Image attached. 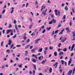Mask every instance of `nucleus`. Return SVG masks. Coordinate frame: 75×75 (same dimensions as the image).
I'll list each match as a JSON object with an SVG mask.
<instances>
[{"label": "nucleus", "instance_id": "1", "mask_svg": "<svg viewBox=\"0 0 75 75\" xmlns=\"http://www.w3.org/2000/svg\"><path fill=\"white\" fill-rule=\"evenodd\" d=\"M55 15L56 16H58V15L59 16H60V11H58L57 13V12H58V10H55Z\"/></svg>", "mask_w": 75, "mask_h": 75}, {"label": "nucleus", "instance_id": "2", "mask_svg": "<svg viewBox=\"0 0 75 75\" xmlns=\"http://www.w3.org/2000/svg\"><path fill=\"white\" fill-rule=\"evenodd\" d=\"M72 34H73V39H72V40L73 41H74L75 40V32H72Z\"/></svg>", "mask_w": 75, "mask_h": 75}, {"label": "nucleus", "instance_id": "3", "mask_svg": "<svg viewBox=\"0 0 75 75\" xmlns=\"http://www.w3.org/2000/svg\"><path fill=\"white\" fill-rule=\"evenodd\" d=\"M48 48L47 47H45V50L44 51V53L45 55L46 54V53H47V51L48 50Z\"/></svg>", "mask_w": 75, "mask_h": 75}, {"label": "nucleus", "instance_id": "4", "mask_svg": "<svg viewBox=\"0 0 75 75\" xmlns=\"http://www.w3.org/2000/svg\"><path fill=\"white\" fill-rule=\"evenodd\" d=\"M45 8V6H44V5L43 4L42 6V8L41 9V11H42L43 10V8L44 9Z\"/></svg>", "mask_w": 75, "mask_h": 75}, {"label": "nucleus", "instance_id": "5", "mask_svg": "<svg viewBox=\"0 0 75 75\" xmlns=\"http://www.w3.org/2000/svg\"><path fill=\"white\" fill-rule=\"evenodd\" d=\"M71 62H72V58H71L69 59V61L68 65H70V64H71Z\"/></svg>", "mask_w": 75, "mask_h": 75}, {"label": "nucleus", "instance_id": "6", "mask_svg": "<svg viewBox=\"0 0 75 75\" xmlns=\"http://www.w3.org/2000/svg\"><path fill=\"white\" fill-rule=\"evenodd\" d=\"M74 47H75V44H73L72 47H71V51H73V49L74 48Z\"/></svg>", "mask_w": 75, "mask_h": 75}, {"label": "nucleus", "instance_id": "7", "mask_svg": "<svg viewBox=\"0 0 75 75\" xmlns=\"http://www.w3.org/2000/svg\"><path fill=\"white\" fill-rule=\"evenodd\" d=\"M59 55L60 56L61 55H62L64 54V52L62 51L60 52L59 53Z\"/></svg>", "mask_w": 75, "mask_h": 75}, {"label": "nucleus", "instance_id": "8", "mask_svg": "<svg viewBox=\"0 0 75 75\" xmlns=\"http://www.w3.org/2000/svg\"><path fill=\"white\" fill-rule=\"evenodd\" d=\"M10 32H12V30H11V29L8 30L6 33L8 34H9V33Z\"/></svg>", "mask_w": 75, "mask_h": 75}, {"label": "nucleus", "instance_id": "9", "mask_svg": "<svg viewBox=\"0 0 75 75\" xmlns=\"http://www.w3.org/2000/svg\"><path fill=\"white\" fill-rule=\"evenodd\" d=\"M72 70H71L69 71V72L68 73V75H71V74H72Z\"/></svg>", "mask_w": 75, "mask_h": 75}, {"label": "nucleus", "instance_id": "10", "mask_svg": "<svg viewBox=\"0 0 75 75\" xmlns=\"http://www.w3.org/2000/svg\"><path fill=\"white\" fill-rule=\"evenodd\" d=\"M58 64V62H56L55 63V64L53 65L54 67H55V68H56L58 66L57 64Z\"/></svg>", "mask_w": 75, "mask_h": 75}, {"label": "nucleus", "instance_id": "11", "mask_svg": "<svg viewBox=\"0 0 75 75\" xmlns=\"http://www.w3.org/2000/svg\"><path fill=\"white\" fill-rule=\"evenodd\" d=\"M66 30L67 31V33H70V30L69 29V28H67L66 29Z\"/></svg>", "mask_w": 75, "mask_h": 75}, {"label": "nucleus", "instance_id": "12", "mask_svg": "<svg viewBox=\"0 0 75 75\" xmlns=\"http://www.w3.org/2000/svg\"><path fill=\"white\" fill-rule=\"evenodd\" d=\"M40 40V38L36 40H35V44H37V43H38V41H39V40Z\"/></svg>", "mask_w": 75, "mask_h": 75}, {"label": "nucleus", "instance_id": "13", "mask_svg": "<svg viewBox=\"0 0 75 75\" xmlns=\"http://www.w3.org/2000/svg\"><path fill=\"white\" fill-rule=\"evenodd\" d=\"M28 54V50H26L25 51V56H27V54Z\"/></svg>", "mask_w": 75, "mask_h": 75}, {"label": "nucleus", "instance_id": "14", "mask_svg": "<svg viewBox=\"0 0 75 75\" xmlns=\"http://www.w3.org/2000/svg\"><path fill=\"white\" fill-rule=\"evenodd\" d=\"M42 50H43L42 48H40L38 50V52H42Z\"/></svg>", "mask_w": 75, "mask_h": 75}, {"label": "nucleus", "instance_id": "15", "mask_svg": "<svg viewBox=\"0 0 75 75\" xmlns=\"http://www.w3.org/2000/svg\"><path fill=\"white\" fill-rule=\"evenodd\" d=\"M11 44V40H9L8 43V45H10Z\"/></svg>", "mask_w": 75, "mask_h": 75}, {"label": "nucleus", "instance_id": "16", "mask_svg": "<svg viewBox=\"0 0 75 75\" xmlns=\"http://www.w3.org/2000/svg\"><path fill=\"white\" fill-rule=\"evenodd\" d=\"M64 29H63L62 30V31H61V32H60L59 33V35H60L61 34H63V31H64Z\"/></svg>", "mask_w": 75, "mask_h": 75}, {"label": "nucleus", "instance_id": "17", "mask_svg": "<svg viewBox=\"0 0 75 75\" xmlns=\"http://www.w3.org/2000/svg\"><path fill=\"white\" fill-rule=\"evenodd\" d=\"M32 56L33 57H35V58H36V59H37L38 57H37V55H35L34 54H33Z\"/></svg>", "mask_w": 75, "mask_h": 75}, {"label": "nucleus", "instance_id": "18", "mask_svg": "<svg viewBox=\"0 0 75 75\" xmlns=\"http://www.w3.org/2000/svg\"><path fill=\"white\" fill-rule=\"evenodd\" d=\"M52 21V22H53V23H56V20H55V19H54V18H53Z\"/></svg>", "mask_w": 75, "mask_h": 75}, {"label": "nucleus", "instance_id": "19", "mask_svg": "<svg viewBox=\"0 0 75 75\" xmlns=\"http://www.w3.org/2000/svg\"><path fill=\"white\" fill-rule=\"evenodd\" d=\"M42 14H43L44 16H46V12L45 11H43L42 13Z\"/></svg>", "mask_w": 75, "mask_h": 75}, {"label": "nucleus", "instance_id": "20", "mask_svg": "<svg viewBox=\"0 0 75 75\" xmlns=\"http://www.w3.org/2000/svg\"><path fill=\"white\" fill-rule=\"evenodd\" d=\"M15 27L16 30H17V32H18V28H17V25H15Z\"/></svg>", "mask_w": 75, "mask_h": 75}, {"label": "nucleus", "instance_id": "21", "mask_svg": "<svg viewBox=\"0 0 75 75\" xmlns=\"http://www.w3.org/2000/svg\"><path fill=\"white\" fill-rule=\"evenodd\" d=\"M33 65L34 67V69H35V70H36V69H37L36 68V65H35V64H33Z\"/></svg>", "mask_w": 75, "mask_h": 75}, {"label": "nucleus", "instance_id": "22", "mask_svg": "<svg viewBox=\"0 0 75 75\" xmlns=\"http://www.w3.org/2000/svg\"><path fill=\"white\" fill-rule=\"evenodd\" d=\"M64 9L66 11L68 10V6H66L64 8Z\"/></svg>", "mask_w": 75, "mask_h": 75}, {"label": "nucleus", "instance_id": "23", "mask_svg": "<svg viewBox=\"0 0 75 75\" xmlns=\"http://www.w3.org/2000/svg\"><path fill=\"white\" fill-rule=\"evenodd\" d=\"M32 61L33 62H37V60H36L34 58H33L32 59Z\"/></svg>", "mask_w": 75, "mask_h": 75}, {"label": "nucleus", "instance_id": "24", "mask_svg": "<svg viewBox=\"0 0 75 75\" xmlns=\"http://www.w3.org/2000/svg\"><path fill=\"white\" fill-rule=\"evenodd\" d=\"M35 49H32L31 50L32 52H33V53H34L35 52Z\"/></svg>", "mask_w": 75, "mask_h": 75}, {"label": "nucleus", "instance_id": "25", "mask_svg": "<svg viewBox=\"0 0 75 75\" xmlns=\"http://www.w3.org/2000/svg\"><path fill=\"white\" fill-rule=\"evenodd\" d=\"M30 46V45H28L27 46H25V49H27V48H28V47H29Z\"/></svg>", "mask_w": 75, "mask_h": 75}, {"label": "nucleus", "instance_id": "26", "mask_svg": "<svg viewBox=\"0 0 75 75\" xmlns=\"http://www.w3.org/2000/svg\"><path fill=\"white\" fill-rule=\"evenodd\" d=\"M61 62L62 64V65H64V61L63 60H61Z\"/></svg>", "mask_w": 75, "mask_h": 75}, {"label": "nucleus", "instance_id": "27", "mask_svg": "<svg viewBox=\"0 0 75 75\" xmlns=\"http://www.w3.org/2000/svg\"><path fill=\"white\" fill-rule=\"evenodd\" d=\"M63 51H64V52L67 51V48H64L63 49Z\"/></svg>", "mask_w": 75, "mask_h": 75}, {"label": "nucleus", "instance_id": "28", "mask_svg": "<svg viewBox=\"0 0 75 75\" xmlns=\"http://www.w3.org/2000/svg\"><path fill=\"white\" fill-rule=\"evenodd\" d=\"M52 69L51 68V67H50L49 70L50 73H51L52 72Z\"/></svg>", "mask_w": 75, "mask_h": 75}, {"label": "nucleus", "instance_id": "29", "mask_svg": "<svg viewBox=\"0 0 75 75\" xmlns=\"http://www.w3.org/2000/svg\"><path fill=\"white\" fill-rule=\"evenodd\" d=\"M51 28V27H50L49 28L47 27V30L49 31V30H50Z\"/></svg>", "mask_w": 75, "mask_h": 75}, {"label": "nucleus", "instance_id": "30", "mask_svg": "<svg viewBox=\"0 0 75 75\" xmlns=\"http://www.w3.org/2000/svg\"><path fill=\"white\" fill-rule=\"evenodd\" d=\"M33 26V24L29 25V29H31L32 27Z\"/></svg>", "mask_w": 75, "mask_h": 75}, {"label": "nucleus", "instance_id": "31", "mask_svg": "<svg viewBox=\"0 0 75 75\" xmlns=\"http://www.w3.org/2000/svg\"><path fill=\"white\" fill-rule=\"evenodd\" d=\"M45 61L43 60L42 62H41V64H45Z\"/></svg>", "mask_w": 75, "mask_h": 75}, {"label": "nucleus", "instance_id": "32", "mask_svg": "<svg viewBox=\"0 0 75 75\" xmlns=\"http://www.w3.org/2000/svg\"><path fill=\"white\" fill-rule=\"evenodd\" d=\"M12 27V26L11 25V24H9V26H8V28H11Z\"/></svg>", "mask_w": 75, "mask_h": 75}, {"label": "nucleus", "instance_id": "33", "mask_svg": "<svg viewBox=\"0 0 75 75\" xmlns=\"http://www.w3.org/2000/svg\"><path fill=\"white\" fill-rule=\"evenodd\" d=\"M48 41L49 42V44H52V43L51 42V40H50V39H48Z\"/></svg>", "mask_w": 75, "mask_h": 75}, {"label": "nucleus", "instance_id": "34", "mask_svg": "<svg viewBox=\"0 0 75 75\" xmlns=\"http://www.w3.org/2000/svg\"><path fill=\"white\" fill-rule=\"evenodd\" d=\"M45 31H46V30L45 29H44L43 30L42 33H45Z\"/></svg>", "mask_w": 75, "mask_h": 75}, {"label": "nucleus", "instance_id": "35", "mask_svg": "<svg viewBox=\"0 0 75 75\" xmlns=\"http://www.w3.org/2000/svg\"><path fill=\"white\" fill-rule=\"evenodd\" d=\"M54 56H57V53L56 52H55L54 53Z\"/></svg>", "mask_w": 75, "mask_h": 75}, {"label": "nucleus", "instance_id": "36", "mask_svg": "<svg viewBox=\"0 0 75 75\" xmlns=\"http://www.w3.org/2000/svg\"><path fill=\"white\" fill-rule=\"evenodd\" d=\"M35 32H33L32 34H31V35L33 36V35H35Z\"/></svg>", "mask_w": 75, "mask_h": 75}, {"label": "nucleus", "instance_id": "37", "mask_svg": "<svg viewBox=\"0 0 75 75\" xmlns=\"http://www.w3.org/2000/svg\"><path fill=\"white\" fill-rule=\"evenodd\" d=\"M33 75H35V70H34L33 71Z\"/></svg>", "mask_w": 75, "mask_h": 75}, {"label": "nucleus", "instance_id": "38", "mask_svg": "<svg viewBox=\"0 0 75 75\" xmlns=\"http://www.w3.org/2000/svg\"><path fill=\"white\" fill-rule=\"evenodd\" d=\"M16 47H21V45H17Z\"/></svg>", "mask_w": 75, "mask_h": 75}, {"label": "nucleus", "instance_id": "39", "mask_svg": "<svg viewBox=\"0 0 75 75\" xmlns=\"http://www.w3.org/2000/svg\"><path fill=\"white\" fill-rule=\"evenodd\" d=\"M11 46V48H12L13 47H14V44H12V45H10Z\"/></svg>", "mask_w": 75, "mask_h": 75}, {"label": "nucleus", "instance_id": "40", "mask_svg": "<svg viewBox=\"0 0 75 75\" xmlns=\"http://www.w3.org/2000/svg\"><path fill=\"white\" fill-rule=\"evenodd\" d=\"M72 12L74 13H75V11H74V8H72Z\"/></svg>", "mask_w": 75, "mask_h": 75}, {"label": "nucleus", "instance_id": "41", "mask_svg": "<svg viewBox=\"0 0 75 75\" xmlns=\"http://www.w3.org/2000/svg\"><path fill=\"white\" fill-rule=\"evenodd\" d=\"M13 23L14 24H16L17 23V21L16 20H15L13 21Z\"/></svg>", "mask_w": 75, "mask_h": 75}, {"label": "nucleus", "instance_id": "42", "mask_svg": "<svg viewBox=\"0 0 75 75\" xmlns=\"http://www.w3.org/2000/svg\"><path fill=\"white\" fill-rule=\"evenodd\" d=\"M16 36H17V34H15L14 36H13V38H15L16 37Z\"/></svg>", "mask_w": 75, "mask_h": 75}, {"label": "nucleus", "instance_id": "43", "mask_svg": "<svg viewBox=\"0 0 75 75\" xmlns=\"http://www.w3.org/2000/svg\"><path fill=\"white\" fill-rule=\"evenodd\" d=\"M5 33V30H4L2 31V33L3 34H4V33Z\"/></svg>", "mask_w": 75, "mask_h": 75}, {"label": "nucleus", "instance_id": "44", "mask_svg": "<svg viewBox=\"0 0 75 75\" xmlns=\"http://www.w3.org/2000/svg\"><path fill=\"white\" fill-rule=\"evenodd\" d=\"M63 19H65L66 18V16L65 15H64L63 17Z\"/></svg>", "mask_w": 75, "mask_h": 75}, {"label": "nucleus", "instance_id": "45", "mask_svg": "<svg viewBox=\"0 0 75 75\" xmlns=\"http://www.w3.org/2000/svg\"><path fill=\"white\" fill-rule=\"evenodd\" d=\"M58 30H56L55 32V34H57V33H58Z\"/></svg>", "mask_w": 75, "mask_h": 75}, {"label": "nucleus", "instance_id": "46", "mask_svg": "<svg viewBox=\"0 0 75 75\" xmlns=\"http://www.w3.org/2000/svg\"><path fill=\"white\" fill-rule=\"evenodd\" d=\"M52 24V21H51L49 22V24Z\"/></svg>", "mask_w": 75, "mask_h": 75}, {"label": "nucleus", "instance_id": "47", "mask_svg": "<svg viewBox=\"0 0 75 75\" xmlns=\"http://www.w3.org/2000/svg\"><path fill=\"white\" fill-rule=\"evenodd\" d=\"M23 39L25 40H26L27 37L26 36H24L23 37Z\"/></svg>", "mask_w": 75, "mask_h": 75}, {"label": "nucleus", "instance_id": "48", "mask_svg": "<svg viewBox=\"0 0 75 75\" xmlns=\"http://www.w3.org/2000/svg\"><path fill=\"white\" fill-rule=\"evenodd\" d=\"M65 41V40H64V39H62L61 40V42H64Z\"/></svg>", "mask_w": 75, "mask_h": 75}, {"label": "nucleus", "instance_id": "49", "mask_svg": "<svg viewBox=\"0 0 75 75\" xmlns=\"http://www.w3.org/2000/svg\"><path fill=\"white\" fill-rule=\"evenodd\" d=\"M50 50H52L53 49V47H52L51 46H50Z\"/></svg>", "mask_w": 75, "mask_h": 75}, {"label": "nucleus", "instance_id": "50", "mask_svg": "<svg viewBox=\"0 0 75 75\" xmlns=\"http://www.w3.org/2000/svg\"><path fill=\"white\" fill-rule=\"evenodd\" d=\"M30 42V39H28L27 41V42H28V43H29V42Z\"/></svg>", "mask_w": 75, "mask_h": 75}, {"label": "nucleus", "instance_id": "51", "mask_svg": "<svg viewBox=\"0 0 75 75\" xmlns=\"http://www.w3.org/2000/svg\"><path fill=\"white\" fill-rule=\"evenodd\" d=\"M13 35V30H12V32H11V35L12 36Z\"/></svg>", "mask_w": 75, "mask_h": 75}, {"label": "nucleus", "instance_id": "52", "mask_svg": "<svg viewBox=\"0 0 75 75\" xmlns=\"http://www.w3.org/2000/svg\"><path fill=\"white\" fill-rule=\"evenodd\" d=\"M61 43H59V45H58V47H61Z\"/></svg>", "mask_w": 75, "mask_h": 75}, {"label": "nucleus", "instance_id": "53", "mask_svg": "<svg viewBox=\"0 0 75 75\" xmlns=\"http://www.w3.org/2000/svg\"><path fill=\"white\" fill-rule=\"evenodd\" d=\"M1 47H3V41H2L1 42Z\"/></svg>", "mask_w": 75, "mask_h": 75}, {"label": "nucleus", "instance_id": "54", "mask_svg": "<svg viewBox=\"0 0 75 75\" xmlns=\"http://www.w3.org/2000/svg\"><path fill=\"white\" fill-rule=\"evenodd\" d=\"M75 67L74 68V69L73 71V74H74V72H75Z\"/></svg>", "mask_w": 75, "mask_h": 75}, {"label": "nucleus", "instance_id": "55", "mask_svg": "<svg viewBox=\"0 0 75 75\" xmlns=\"http://www.w3.org/2000/svg\"><path fill=\"white\" fill-rule=\"evenodd\" d=\"M13 62V60L12 59H11L10 61V63H12Z\"/></svg>", "mask_w": 75, "mask_h": 75}, {"label": "nucleus", "instance_id": "56", "mask_svg": "<svg viewBox=\"0 0 75 75\" xmlns=\"http://www.w3.org/2000/svg\"><path fill=\"white\" fill-rule=\"evenodd\" d=\"M63 59V56H61L60 58V59Z\"/></svg>", "mask_w": 75, "mask_h": 75}, {"label": "nucleus", "instance_id": "57", "mask_svg": "<svg viewBox=\"0 0 75 75\" xmlns=\"http://www.w3.org/2000/svg\"><path fill=\"white\" fill-rule=\"evenodd\" d=\"M38 4V1H36V3H35V4L36 5Z\"/></svg>", "mask_w": 75, "mask_h": 75}, {"label": "nucleus", "instance_id": "58", "mask_svg": "<svg viewBox=\"0 0 75 75\" xmlns=\"http://www.w3.org/2000/svg\"><path fill=\"white\" fill-rule=\"evenodd\" d=\"M26 7H27V6H28V3H26Z\"/></svg>", "mask_w": 75, "mask_h": 75}, {"label": "nucleus", "instance_id": "59", "mask_svg": "<svg viewBox=\"0 0 75 75\" xmlns=\"http://www.w3.org/2000/svg\"><path fill=\"white\" fill-rule=\"evenodd\" d=\"M41 56H40L38 58L39 60H40L41 59Z\"/></svg>", "mask_w": 75, "mask_h": 75}, {"label": "nucleus", "instance_id": "60", "mask_svg": "<svg viewBox=\"0 0 75 75\" xmlns=\"http://www.w3.org/2000/svg\"><path fill=\"white\" fill-rule=\"evenodd\" d=\"M33 48V46H30V49H32V48Z\"/></svg>", "mask_w": 75, "mask_h": 75}, {"label": "nucleus", "instance_id": "61", "mask_svg": "<svg viewBox=\"0 0 75 75\" xmlns=\"http://www.w3.org/2000/svg\"><path fill=\"white\" fill-rule=\"evenodd\" d=\"M64 64L65 65H67V62H64Z\"/></svg>", "mask_w": 75, "mask_h": 75}, {"label": "nucleus", "instance_id": "62", "mask_svg": "<svg viewBox=\"0 0 75 75\" xmlns=\"http://www.w3.org/2000/svg\"><path fill=\"white\" fill-rule=\"evenodd\" d=\"M29 74L30 75H31V74H32V72H31V71H29Z\"/></svg>", "mask_w": 75, "mask_h": 75}, {"label": "nucleus", "instance_id": "63", "mask_svg": "<svg viewBox=\"0 0 75 75\" xmlns=\"http://www.w3.org/2000/svg\"><path fill=\"white\" fill-rule=\"evenodd\" d=\"M58 52H60V51H61V49L59 48L58 49Z\"/></svg>", "mask_w": 75, "mask_h": 75}, {"label": "nucleus", "instance_id": "64", "mask_svg": "<svg viewBox=\"0 0 75 75\" xmlns=\"http://www.w3.org/2000/svg\"><path fill=\"white\" fill-rule=\"evenodd\" d=\"M61 24H59L58 26V27H61Z\"/></svg>", "mask_w": 75, "mask_h": 75}]
</instances>
